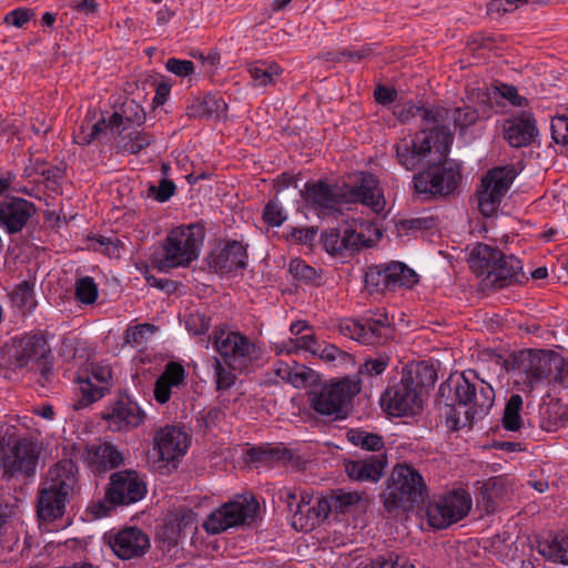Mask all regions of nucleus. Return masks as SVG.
<instances>
[{
    "label": "nucleus",
    "mask_w": 568,
    "mask_h": 568,
    "mask_svg": "<svg viewBox=\"0 0 568 568\" xmlns=\"http://www.w3.org/2000/svg\"><path fill=\"white\" fill-rule=\"evenodd\" d=\"M79 483V469L72 459L52 465L38 491L37 513L42 520H54L64 515Z\"/></svg>",
    "instance_id": "f257e3e1"
},
{
    "label": "nucleus",
    "mask_w": 568,
    "mask_h": 568,
    "mask_svg": "<svg viewBox=\"0 0 568 568\" xmlns=\"http://www.w3.org/2000/svg\"><path fill=\"white\" fill-rule=\"evenodd\" d=\"M379 497L387 517L398 518L425 501L427 487L417 469L407 464H398L384 483Z\"/></svg>",
    "instance_id": "f03ea898"
},
{
    "label": "nucleus",
    "mask_w": 568,
    "mask_h": 568,
    "mask_svg": "<svg viewBox=\"0 0 568 568\" xmlns=\"http://www.w3.org/2000/svg\"><path fill=\"white\" fill-rule=\"evenodd\" d=\"M446 390L453 393V404L450 412H454L453 405L457 404L466 408V422L462 427L467 424L471 426L475 420L484 418L491 409L495 400L494 388L483 379H478L474 371L462 373L457 378H450L448 382L439 386V393L445 396ZM459 420L454 419V429L460 428Z\"/></svg>",
    "instance_id": "7ed1b4c3"
},
{
    "label": "nucleus",
    "mask_w": 568,
    "mask_h": 568,
    "mask_svg": "<svg viewBox=\"0 0 568 568\" xmlns=\"http://www.w3.org/2000/svg\"><path fill=\"white\" fill-rule=\"evenodd\" d=\"M10 364L16 369H26L38 375V383L45 386L53 376V356L42 335L27 334L13 342Z\"/></svg>",
    "instance_id": "20e7f679"
},
{
    "label": "nucleus",
    "mask_w": 568,
    "mask_h": 568,
    "mask_svg": "<svg viewBox=\"0 0 568 568\" xmlns=\"http://www.w3.org/2000/svg\"><path fill=\"white\" fill-rule=\"evenodd\" d=\"M40 447L37 442L6 434L0 439V467L2 478H30L36 474L39 462Z\"/></svg>",
    "instance_id": "39448f33"
},
{
    "label": "nucleus",
    "mask_w": 568,
    "mask_h": 568,
    "mask_svg": "<svg viewBox=\"0 0 568 568\" xmlns=\"http://www.w3.org/2000/svg\"><path fill=\"white\" fill-rule=\"evenodd\" d=\"M202 242V230L195 225L173 229L163 242V255L156 261L158 268L168 272L173 267L187 266L197 258Z\"/></svg>",
    "instance_id": "423d86ee"
},
{
    "label": "nucleus",
    "mask_w": 568,
    "mask_h": 568,
    "mask_svg": "<svg viewBox=\"0 0 568 568\" xmlns=\"http://www.w3.org/2000/svg\"><path fill=\"white\" fill-rule=\"evenodd\" d=\"M359 390V383L349 377L325 384L311 393V407L320 415L343 419L347 415L352 399Z\"/></svg>",
    "instance_id": "0eeeda50"
},
{
    "label": "nucleus",
    "mask_w": 568,
    "mask_h": 568,
    "mask_svg": "<svg viewBox=\"0 0 568 568\" xmlns=\"http://www.w3.org/2000/svg\"><path fill=\"white\" fill-rule=\"evenodd\" d=\"M552 351L524 349L505 361L507 372L516 374V383L523 390L532 392L551 372Z\"/></svg>",
    "instance_id": "6e6552de"
},
{
    "label": "nucleus",
    "mask_w": 568,
    "mask_h": 568,
    "mask_svg": "<svg viewBox=\"0 0 568 568\" xmlns=\"http://www.w3.org/2000/svg\"><path fill=\"white\" fill-rule=\"evenodd\" d=\"M516 175L514 165H505L490 169L481 178L477 199L478 210L484 216L489 217L496 214Z\"/></svg>",
    "instance_id": "1a4fd4ad"
},
{
    "label": "nucleus",
    "mask_w": 568,
    "mask_h": 568,
    "mask_svg": "<svg viewBox=\"0 0 568 568\" xmlns=\"http://www.w3.org/2000/svg\"><path fill=\"white\" fill-rule=\"evenodd\" d=\"M460 172L456 164L450 162L437 163L434 161L426 170L414 176L416 192L429 200L436 195L446 196L453 193L459 184Z\"/></svg>",
    "instance_id": "9d476101"
},
{
    "label": "nucleus",
    "mask_w": 568,
    "mask_h": 568,
    "mask_svg": "<svg viewBox=\"0 0 568 568\" xmlns=\"http://www.w3.org/2000/svg\"><path fill=\"white\" fill-rule=\"evenodd\" d=\"M418 281L415 271L397 261L372 265L365 273V285L375 292L395 291L397 287H413Z\"/></svg>",
    "instance_id": "9b49d317"
},
{
    "label": "nucleus",
    "mask_w": 568,
    "mask_h": 568,
    "mask_svg": "<svg viewBox=\"0 0 568 568\" xmlns=\"http://www.w3.org/2000/svg\"><path fill=\"white\" fill-rule=\"evenodd\" d=\"M382 405L393 416L415 414L422 408L419 392L414 386L412 372H403L399 382L389 385L381 398Z\"/></svg>",
    "instance_id": "f8f14e48"
},
{
    "label": "nucleus",
    "mask_w": 568,
    "mask_h": 568,
    "mask_svg": "<svg viewBox=\"0 0 568 568\" xmlns=\"http://www.w3.org/2000/svg\"><path fill=\"white\" fill-rule=\"evenodd\" d=\"M257 510L258 503L254 498L232 500L212 511L203 527L209 534H220L244 524L247 519H253Z\"/></svg>",
    "instance_id": "ddd939ff"
},
{
    "label": "nucleus",
    "mask_w": 568,
    "mask_h": 568,
    "mask_svg": "<svg viewBox=\"0 0 568 568\" xmlns=\"http://www.w3.org/2000/svg\"><path fill=\"white\" fill-rule=\"evenodd\" d=\"M471 499L465 491H453L429 504L426 510L428 524L445 529L462 520L470 510Z\"/></svg>",
    "instance_id": "4468645a"
},
{
    "label": "nucleus",
    "mask_w": 568,
    "mask_h": 568,
    "mask_svg": "<svg viewBox=\"0 0 568 568\" xmlns=\"http://www.w3.org/2000/svg\"><path fill=\"white\" fill-rule=\"evenodd\" d=\"M420 130L425 134L432 135V141L436 153L439 155V162L446 158L454 136L450 128L446 124L449 119V110L438 105L420 106L419 118Z\"/></svg>",
    "instance_id": "2eb2a0df"
},
{
    "label": "nucleus",
    "mask_w": 568,
    "mask_h": 568,
    "mask_svg": "<svg viewBox=\"0 0 568 568\" xmlns=\"http://www.w3.org/2000/svg\"><path fill=\"white\" fill-rule=\"evenodd\" d=\"M213 334L214 348L227 366L242 369L251 361L254 345L245 335L225 328H215Z\"/></svg>",
    "instance_id": "dca6fc26"
},
{
    "label": "nucleus",
    "mask_w": 568,
    "mask_h": 568,
    "mask_svg": "<svg viewBox=\"0 0 568 568\" xmlns=\"http://www.w3.org/2000/svg\"><path fill=\"white\" fill-rule=\"evenodd\" d=\"M146 494V486L134 470H121L110 476L105 499L112 505H131Z\"/></svg>",
    "instance_id": "f3484780"
},
{
    "label": "nucleus",
    "mask_w": 568,
    "mask_h": 568,
    "mask_svg": "<svg viewBox=\"0 0 568 568\" xmlns=\"http://www.w3.org/2000/svg\"><path fill=\"white\" fill-rule=\"evenodd\" d=\"M102 418L112 432H122L139 427L145 414L129 395H120L103 413Z\"/></svg>",
    "instance_id": "a211bd4d"
},
{
    "label": "nucleus",
    "mask_w": 568,
    "mask_h": 568,
    "mask_svg": "<svg viewBox=\"0 0 568 568\" xmlns=\"http://www.w3.org/2000/svg\"><path fill=\"white\" fill-rule=\"evenodd\" d=\"M396 158L400 166L408 171L419 168L433 152L436 153L432 135L417 132L413 136L404 138L395 145Z\"/></svg>",
    "instance_id": "6ab92c4d"
},
{
    "label": "nucleus",
    "mask_w": 568,
    "mask_h": 568,
    "mask_svg": "<svg viewBox=\"0 0 568 568\" xmlns=\"http://www.w3.org/2000/svg\"><path fill=\"white\" fill-rule=\"evenodd\" d=\"M36 205L22 197L10 196L0 201V229L8 234L23 230L29 220L36 214Z\"/></svg>",
    "instance_id": "aec40b11"
},
{
    "label": "nucleus",
    "mask_w": 568,
    "mask_h": 568,
    "mask_svg": "<svg viewBox=\"0 0 568 568\" xmlns=\"http://www.w3.org/2000/svg\"><path fill=\"white\" fill-rule=\"evenodd\" d=\"M109 545L121 559L142 557L150 548L149 536L138 527H126L109 536Z\"/></svg>",
    "instance_id": "412c9836"
},
{
    "label": "nucleus",
    "mask_w": 568,
    "mask_h": 568,
    "mask_svg": "<svg viewBox=\"0 0 568 568\" xmlns=\"http://www.w3.org/2000/svg\"><path fill=\"white\" fill-rule=\"evenodd\" d=\"M344 202H361L369 206L375 213H379L385 207V199L379 187L378 179L368 172H361L357 184L349 191L344 192Z\"/></svg>",
    "instance_id": "4be33fe9"
},
{
    "label": "nucleus",
    "mask_w": 568,
    "mask_h": 568,
    "mask_svg": "<svg viewBox=\"0 0 568 568\" xmlns=\"http://www.w3.org/2000/svg\"><path fill=\"white\" fill-rule=\"evenodd\" d=\"M155 448L162 460H179L187 450L190 437L181 427L165 426L154 437Z\"/></svg>",
    "instance_id": "5701e85b"
},
{
    "label": "nucleus",
    "mask_w": 568,
    "mask_h": 568,
    "mask_svg": "<svg viewBox=\"0 0 568 568\" xmlns=\"http://www.w3.org/2000/svg\"><path fill=\"white\" fill-rule=\"evenodd\" d=\"M504 138L513 148L531 144L538 135L536 120L530 112L523 111L503 124Z\"/></svg>",
    "instance_id": "b1692460"
},
{
    "label": "nucleus",
    "mask_w": 568,
    "mask_h": 568,
    "mask_svg": "<svg viewBox=\"0 0 568 568\" xmlns=\"http://www.w3.org/2000/svg\"><path fill=\"white\" fill-rule=\"evenodd\" d=\"M524 278L521 261L514 255L501 253L496 266L490 270L488 276H485L484 282L486 286L500 290L516 283H521Z\"/></svg>",
    "instance_id": "393cba45"
},
{
    "label": "nucleus",
    "mask_w": 568,
    "mask_h": 568,
    "mask_svg": "<svg viewBox=\"0 0 568 568\" xmlns=\"http://www.w3.org/2000/svg\"><path fill=\"white\" fill-rule=\"evenodd\" d=\"M82 457L92 471L118 468L124 463L123 454L109 442L87 445Z\"/></svg>",
    "instance_id": "a878e982"
},
{
    "label": "nucleus",
    "mask_w": 568,
    "mask_h": 568,
    "mask_svg": "<svg viewBox=\"0 0 568 568\" xmlns=\"http://www.w3.org/2000/svg\"><path fill=\"white\" fill-rule=\"evenodd\" d=\"M344 192L335 193L329 184L323 181L307 182L302 192L304 201L323 214L337 211L341 202H344Z\"/></svg>",
    "instance_id": "bb28decb"
},
{
    "label": "nucleus",
    "mask_w": 568,
    "mask_h": 568,
    "mask_svg": "<svg viewBox=\"0 0 568 568\" xmlns=\"http://www.w3.org/2000/svg\"><path fill=\"white\" fill-rule=\"evenodd\" d=\"M387 460L384 455H374L366 459L345 462V473L356 481L377 483L384 475Z\"/></svg>",
    "instance_id": "cd10ccee"
},
{
    "label": "nucleus",
    "mask_w": 568,
    "mask_h": 568,
    "mask_svg": "<svg viewBox=\"0 0 568 568\" xmlns=\"http://www.w3.org/2000/svg\"><path fill=\"white\" fill-rule=\"evenodd\" d=\"M323 245L326 252L332 255L343 254L348 250H358L362 246H369L362 233L351 227H345L343 233L337 229H331L323 234Z\"/></svg>",
    "instance_id": "c85d7f7f"
},
{
    "label": "nucleus",
    "mask_w": 568,
    "mask_h": 568,
    "mask_svg": "<svg viewBox=\"0 0 568 568\" xmlns=\"http://www.w3.org/2000/svg\"><path fill=\"white\" fill-rule=\"evenodd\" d=\"M196 514L189 508H180L165 523L161 537L168 548L175 547L183 535L196 529Z\"/></svg>",
    "instance_id": "c756f323"
},
{
    "label": "nucleus",
    "mask_w": 568,
    "mask_h": 568,
    "mask_svg": "<svg viewBox=\"0 0 568 568\" xmlns=\"http://www.w3.org/2000/svg\"><path fill=\"white\" fill-rule=\"evenodd\" d=\"M333 511L329 503V496H323L316 500L314 506L307 507V504H297L294 511L293 525L301 529L310 530L324 521Z\"/></svg>",
    "instance_id": "7c9ffc66"
},
{
    "label": "nucleus",
    "mask_w": 568,
    "mask_h": 568,
    "mask_svg": "<svg viewBox=\"0 0 568 568\" xmlns=\"http://www.w3.org/2000/svg\"><path fill=\"white\" fill-rule=\"evenodd\" d=\"M359 343L365 345H379L386 343L393 335V327L386 314L378 317H363L359 320Z\"/></svg>",
    "instance_id": "2f4dec72"
},
{
    "label": "nucleus",
    "mask_w": 568,
    "mask_h": 568,
    "mask_svg": "<svg viewBox=\"0 0 568 568\" xmlns=\"http://www.w3.org/2000/svg\"><path fill=\"white\" fill-rule=\"evenodd\" d=\"M214 267L222 273L244 270L247 265L246 248L237 241H230L214 258Z\"/></svg>",
    "instance_id": "473e14b6"
},
{
    "label": "nucleus",
    "mask_w": 568,
    "mask_h": 568,
    "mask_svg": "<svg viewBox=\"0 0 568 568\" xmlns=\"http://www.w3.org/2000/svg\"><path fill=\"white\" fill-rule=\"evenodd\" d=\"M185 369L176 362L166 364L163 373L158 377L154 385V398L160 404H165L171 397V389L184 383Z\"/></svg>",
    "instance_id": "72a5a7b5"
},
{
    "label": "nucleus",
    "mask_w": 568,
    "mask_h": 568,
    "mask_svg": "<svg viewBox=\"0 0 568 568\" xmlns=\"http://www.w3.org/2000/svg\"><path fill=\"white\" fill-rule=\"evenodd\" d=\"M501 252L484 243H477L469 255L470 268L477 273L478 276H488L490 270L496 266V263Z\"/></svg>",
    "instance_id": "f704fd0d"
},
{
    "label": "nucleus",
    "mask_w": 568,
    "mask_h": 568,
    "mask_svg": "<svg viewBox=\"0 0 568 568\" xmlns=\"http://www.w3.org/2000/svg\"><path fill=\"white\" fill-rule=\"evenodd\" d=\"M523 397L519 394H513L506 402L501 426L508 432H518L524 426V418L521 416Z\"/></svg>",
    "instance_id": "c9c22d12"
},
{
    "label": "nucleus",
    "mask_w": 568,
    "mask_h": 568,
    "mask_svg": "<svg viewBox=\"0 0 568 568\" xmlns=\"http://www.w3.org/2000/svg\"><path fill=\"white\" fill-rule=\"evenodd\" d=\"M226 103L215 95H206L203 100L187 108V115L192 118H211L224 115Z\"/></svg>",
    "instance_id": "e433bc0d"
},
{
    "label": "nucleus",
    "mask_w": 568,
    "mask_h": 568,
    "mask_svg": "<svg viewBox=\"0 0 568 568\" xmlns=\"http://www.w3.org/2000/svg\"><path fill=\"white\" fill-rule=\"evenodd\" d=\"M247 71L255 87L273 84L275 77L282 73V69L277 63L267 61L250 63Z\"/></svg>",
    "instance_id": "4c0bfd02"
},
{
    "label": "nucleus",
    "mask_w": 568,
    "mask_h": 568,
    "mask_svg": "<svg viewBox=\"0 0 568 568\" xmlns=\"http://www.w3.org/2000/svg\"><path fill=\"white\" fill-rule=\"evenodd\" d=\"M79 384L80 395L72 404L74 410L83 409L104 396L105 387L95 386L90 377L79 378Z\"/></svg>",
    "instance_id": "58836bf2"
},
{
    "label": "nucleus",
    "mask_w": 568,
    "mask_h": 568,
    "mask_svg": "<svg viewBox=\"0 0 568 568\" xmlns=\"http://www.w3.org/2000/svg\"><path fill=\"white\" fill-rule=\"evenodd\" d=\"M540 552L549 560L568 565V532L557 536L551 542H547Z\"/></svg>",
    "instance_id": "ea45409f"
},
{
    "label": "nucleus",
    "mask_w": 568,
    "mask_h": 568,
    "mask_svg": "<svg viewBox=\"0 0 568 568\" xmlns=\"http://www.w3.org/2000/svg\"><path fill=\"white\" fill-rule=\"evenodd\" d=\"M346 437L353 445L366 450L378 452L384 447L383 438L379 435L366 430L349 429Z\"/></svg>",
    "instance_id": "a19ab883"
},
{
    "label": "nucleus",
    "mask_w": 568,
    "mask_h": 568,
    "mask_svg": "<svg viewBox=\"0 0 568 568\" xmlns=\"http://www.w3.org/2000/svg\"><path fill=\"white\" fill-rule=\"evenodd\" d=\"M12 304L22 311H30L36 306L33 296V285L28 281H22L10 293Z\"/></svg>",
    "instance_id": "79ce46f5"
},
{
    "label": "nucleus",
    "mask_w": 568,
    "mask_h": 568,
    "mask_svg": "<svg viewBox=\"0 0 568 568\" xmlns=\"http://www.w3.org/2000/svg\"><path fill=\"white\" fill-rule=\"evenodd\" d=\"M154 138L143 131H133L121 139V150L131 154H138L140 151L149 146Z\"/></svg>",
    "instance_id": "37998d69"
},
{
    "label": "nucleus",
    "mask_w": 568,
    "mask_h": 568,
    "mask_svg": "<svg viewBox=\"0 0 568 568\" xmlns=\"http://www.w3.org/2000/svg\"><path fill=\"white\" fill-rule=\"evenodd\" d=\"M404 372L413 373L414 386L417 390L419 387L433 386L437 381V373L434 366L425 362L418 363L414 369H404Z\"/></svg>",
    "instance_id": "c03bdc74"
},
{
    "label": "nucleus",
    "mask_w": 568,
    "mask_h": 568,
    "mask_svg": "<svg viewBox=\"0 0 568 568\" xmlns=\"http://www.w3.org/2000/svg\"><path fill=\"white\" fill-rule=\"evenodd\" d=\"M328 496L333 511L335 513H345L351 506L361 500L358 493L344 491L343 489L332 490Z\"/></svg>",
    "instance_id": "a18cd8bd"
},
{
    "label": "nucleus",
    "mask_w": 568,
    "mask_h": 568,
    "mask_svg": "<svg viewBox=\"0 0 568 568\" xmlns=\"http://www.w3.org/2000/svg\"><path fill=\"white\" fill-rule=\"evenodd\" d=\"M99 295L98 286L90 276L81 277L75 283V297L83 304H93Z\"/></svg>",
    "instance_id": "49530a36"
},
{
    "label": "nucleus",
    "mask_w": 568,
    "mask_h": 568,
    "mask_svg": "<svg viewBox=\"0 0 568 568\" xmlns=\"http://www.w3.org/2000/svg\"><path fill=\"white\" fill-rule=\"evenodd\" d=\"M288 272L295 281L303 284H311L317 278L316 270L300 258L290 262Z\"/></svg>",
    "instance_id": "de8ad7c7"
},
{
    "label": "nucleus",
    "mask_w": 568,
    "mask_h": 568,
    "mask_svg": "<svg viewBox=\"0 0 568 568\" xmlns=\"http://www.w3.org/2000/svg\"><path fill=\"white\" fill-rule=\"evenodd\" d=\"M550 375L555 384L562 388H568V357L565 358L552 352Z\"/></svg>",
    "instance_id": "09e8293b"
},
{
    "label": "nucleus",
    "mask_w": 568,
    "mask_h": 568,
    "mask_svg": "<svg viewBox=\"0 0 568 568\" xmlns=\"http://www.w3.org/2000/svg\"><path fill=\"white\" fill-rule=\"evenodd\" d=\"M449 119H452L455 128L465 130L476 123L478 113L476 109L465 105L463 108H455L454 110L449 111Z\"/></svg>",
    "instance_id": "8fccbe9b"
},
{
    "label": "nucleus",
    "mask_w": 568,
    "mask_h": 568,
    "mask_svg": "<svg viewBox=\"0 0 568 568\" xmlns=\"http://www.w3.org/2000/svg\"><path fill=\"white\" fill-rule=\"evenodd\" d=\"M214 377L217 390H226L235 383V374L232 367L224 366L219 358H214Z\"/></svg>",
    "instance_id": "3c124183"
},
{
    "label": "nucleus",
    "mask_w": 568,
    "mask_h": 568,
    "mask_svg": "<svg viewBox=\"0 0 568 568\" xmlns=\"http://www.w3.org/2000/svg\"><path fill=\"white\" fill-rule=\"evenodd\" d=\"M103 131H109V128L106 125V120L104 118H102L97 123H94L90 128V132H87L85 129H84V125L82 124L81 128H80V132L75 133L73 139H74V142L80 144V145H89Z\"/></svg>",
    "instance_id": "603ef678"
},
{
    "label": "nucleus",
    "mask_w": 568,
    "mask_h": 568,
    "mask_svg": "<svg viewBox=\"0 0 568 568\" xmlns=\"http://www.w3.org/2000/svg\"><path fill=\"white\" fill-rule=\"evenodd\" d=\"M551 136L557 144L568 145V109L567 112L551 119Z\"/></svg>",
    "instance_id": "864d4df0"
},
{
    "label": "nucleus",
    "mask_w": 568,
    "mask_h": 568,
    "mask_svg": "<svg viewBox=\"0 0 568 568\" xmlns=\"http://www.w3.org/2000/svg\"><path fill=\"white\" fill-rule=\"evenodd\" d=\"M286 216L280 202L274 199L267 202L263 211V221L273 227L281 226Z\"/></svg>",
    "instance_id": "5fc2aeb1"
},
{
    "label": "nucleus",
    "mask_w": 568,
    "mask_h": 568,
    "mask_svg": "<svg viewBox=\"0 0 568 568\" xmlns=\"http://www.w3.org/2000/svg\"><path fill=\"white\" fill-rule=\"evenodd\" d=\"M528 0H491L487 4V14L491 17H503L515 11L519 4L527 3Z\"/></svg>",
    "instance_id": "6e6d98bb"
},
{
    "label": "nucleus",
    "mask_w": 568,
    "mask_h": 568,
    "mask_svg": "<svg viewBox=\"0 0 568 568\" xmlns=\"http://www.w3.org/2000/svg\"><path fill=\"white\" fill-rule=\"evenodd\" d=\"M154 326L152 324H139L126 328L124 341L130 345H141L145 342L148 334L153 333Z\"/></svg>",
    "instance_id": "4d7b16f0"
},
{
    "label": "nucleus",
    "mask_w": 568,
    "mask_h": 568,
    "mask_svg": "<svg viewBox=\"0 0 568 568\" xmlns=\"http://www.w3.org/2000/svg\"><path fill=\"white\" fill-rule=\"evenodd\" d=\"M316 349L317 352L314 355L318 356L321 359L325 362L339 361L342 363H346L352 359L348 353L341 351L333 344H326L323 347L317 344Z\"/></svg>",
    "instance_id": "13d9d810"
},
{
    "label": "nucleus",
    "mask_w": 568,
    "mask_h": 568,
    "mask_svg": "<svg viewBox=\"0 0 568 568\" xmlns=\"http://www.w3.org/2000/svg\"><path fill=\"white\" fill-rule=\"evenodd\" d=\"M185 326L194 335L205 334L211 326L210 317L200 312L191 313L186 318Z\"/></svg>",
    "instance_id": "bf43d9fd"
},
{
    "label": "nucleus",
    "mask_w": 568,
    "mask_h": 568,
    "mask_svg": "<svg viewBox=\"0 0 568 568\" xmlns=\"http://www.w3.org/2000/svg\"><path fill=\"white\" fill-rule=\"evenodd\" d=\"M223 416V413L217 407H210L206 409H203L199 413L197 416V426L204 430H210L211 428L215 427L221 417Z\"/></svg>",
    "instance_id": "052dcab7"
},
{
    "label": "nucleus",
    "mask_w": 568,
    "mask_h": 568,
    "mask_svg": "<svg viewBox=\"0 0 568 568\" xmlns=\"http://www.w3.org/2000/svg\"><path fill=\"white\" fill-rule=\"evenodd\" d=\"M175 190L176 186L173 181L169 179H162L159 186H149V194L154 195V199L159 202H166L174 195Z\"/></svg>",
    "instance_id": "680f3d73"
},
{
    "label": "nucleus",
    "mask_w": 568,
    "mask_h": 568,
    "mask_svg": "<svg viewBox=\"0 0 568 568\" xmlns=\"http://www.w3.org/2000/svg\"><path fill=\"white\" fill-rule=\"evenodd\" d=\"M389 364L388 357L368 358L359 368V374L368 377L381 375Z\"/></svg>",
    "instance_id": "e2e57ef3"
},
{
    "label": "nucleus",
    "mask_w": 568,
    "mask_h": 568,
    "mask_svg": "<svg viewBox=\"0 0 568 568\" xmlns=\"http://www.w3.org/2000/svg\"><path fill=\"white\" fill-rule=\"evenodd\" d=\"M165 67L168 71L172 72L178 77H187L194 72V63L190 60L170 58L166 61Z\"/></svg>",
    "instance_id": "0e129e2a"
},
{
    "label": "nucleus",
    "mask_w": 568,
    "mask_h": 568,
    "mask_svg": "<svg viewBox=\"0 0 568 568\" xmlns=\"http://www.w3.org/2000/svg\"><path fill=\"white\" fill-rule=\"evenodd\" d=\"M33 17V12L31 9L27 8H17L4 17V22L8 24H12L17 28H22L30 19Z\"/></svg>",
    "instance_id": "69168bd1"
},
{
    "label": "nucleus",
    "mask_w": 568,
    "mask_h": 568,
    "mask_svg": "<svg viewBox=\"0 0 568 568\" xmlns=\"http://www.w3.org/2000/svg\"><path fill=\"white\" fill-rule=\"evenodd\" d=\"M313 376V371L307 368L304 365H298L294 363V368H292L290 384H292L296 388L304 387L310 378Z\"/></svg>",
    "instance_id": "338daca9"
},
{
    "label": "nucleus",
    "mask_w": 568,
    "mask_h": 568,
    "mask_svg": "<svg viewBox=\"0 0 568 568\" xmlns=\"http://www.w3.org/2000/svg\"><path fill=\"white\" fill-rule=\"evenodd\" d=\"M369 53H371V49H367V48H363L357 51L344 50V51L336 52V53L328 52L325 54V60L339 62L344 58H348L352 61H361V60L367 58L369 55Z\"/></svg>",
    "instance_id": "774afa93"
}]
</instances>
